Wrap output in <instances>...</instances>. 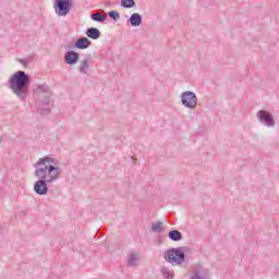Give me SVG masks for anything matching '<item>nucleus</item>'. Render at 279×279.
<instances>
[{"label": "nucleus", "mask_w": 279, "mask_h": 279, "mask_svg": "<svg viewBox=\"0 0 279 279\" xmlns=\"http://www.w3.org/2000/svg\"><path fill=\"white\" fill-rule=\"evenodd\" d=\"M53 9L57 16H68L73 10V0H56Z\"/></svg>", "instance_id": "nucleus-4"}, {"label": "nucleus", "mask_w": 279, "mask_h": 279, "mask_svg": "<svg viewBox=\"0 0 279 279\" xmlns=\"http://www.w3.org/2000/svg\"><path fill=\"white\" fill-rule=\"evenodd\" d=\"M108 16L101 14V13H93L92 14V21H96V23H104Z\"/></svg>", "instance_id": "nucleus-19"}, {"label": "nucleus", "mask_w": 279, "mask_h": 279, "mask_svg": "<svg viewBox=\"0 0 279 279\" xmlns=\"http://www.w3.org/2000/svg\"><path fill=\"white\" fill-rule=\"evenodd\" d=\"M128 263L130 267H136V263H138V254L131 253Z\"/></svg>", "instance_id": "nucleus-17"}, {"label": "nucleus", "mask_w": 279, "mask_h": 279, "mask_svg": "<svg viewBox=\"0 0 279 279\" xmlns=\"http://www.w3.org/2000/svg\"><path fill=\"white\" fill-rule=\"evenodd\" d=\"M51 109H49V98H47L44 102V105H40L38 107V112H40V114H49Z\"/></svg>", "instance_id": "nucleus-15"}, {"label": "nucleus", "mask_w": 279, "mask_h": 279, "mask_svg": "<svg viewBox=\"0 0 279 279\" xmlns=\"http://www.w3.org/2000/svg\"><path fill=\"white\" fill-rule=\"evenodd\" d=\"M181 102L184 108L195 110V108H197V95L193 92H183L181 94Z\"/></svg>", "instance_id": "nucleus-5"}, {"label": "nucleus", "mask_w": 279, "mask_h": 279, "mask_svg": "<svg viewBox=\"0 0 279 279\" xmlns=\"http://www.w3.org/2000/svg\"><path fill=\"white\" fill-rule=\"evenodd\" d=\"M86 36L92 38V40H98V38H101V32L98 28L89 27L86 29Z\"/></svg>", "instance_id": "nucleus-12"}, {"label": "nucleus", "mask_w": 279, "mask_h": 279, "mask_svg": "<svg viewBox=\"0 0 279 279\" xmlns=\"http://www.w3.org/2000/svg\"><path fill=\"white\" fill-rule=\"evenodd\" d=\"M92 44L93 43L90 41V39L86 37H81L75 41L74 47L76 49H88V47H90Z\"/></svg>", "instance_id": "nucleus-9"}, {"label": "nucleus", "mask_w": 279, "mask_h": 279, "mask_svg": "<svg viewBox=\"0 0 279 279\" xmlns=\"http://www.w3.org/2000/svg\"><path fill=\"white\" fill-rule=\"evenodd\" d=\"M89 66H90V62L88 61V59H84L83 61H81V65L78 66L80 73H83L84 75H86V73H88Z\"/></svg>", "instance_id": "nucleus-14"}, {"label": "nucleus", "mask_w": 279, "mask_h": 279, "mask_svg": "<svg viewBox=\"0 0 279 279\" xmlns=\"http://www.w3.org/2000/svg\"><path fill=\"white\" fill-rule=\"evenodd\" d=\"M162 226H163L162 221L154 222L151 225V232H156L157 234H160L165 230V227Z\"/></svg>", "instance_id": "nucleus-16"}, {"label": "nucleus", "mask_w": 279, "mask_h": 279, "mask_svg": "<svg viewBox=\"0 0 279 279\" xmlns=\"http://www.w3.org/2000/svg\"><path fill=\"white\" fill-rule=\"evenodd\" d=\"M168 238L170 239V241H174V242L182 241V232L175 229L171 230L168 233Z\"/></svg>", "instance_id": "nucleus-13"}, {"label": "nucleus", "mask_w": 279, "mask_h": 279, "mask_svg": "<svg viewBox=\"0 0 279 279\" xmlns=\"http://www.w3.org/2000/svg\"><path fill=\"white\" fill-rule=\"evenodd\" d=\"M257 120L263 125H266V128H274V125H276V120H274V116L267 110H259L257 112Z\"/></svg>", "instance_id": "nucleus-6"}, {"label": "nucleus", "mask_w": 279, "mask_h": 279, "mask_svg": "<svg viewBox=\"0 0 279 279\" xmlns=\"http://www.w3.org/2000/svg\"><path fill=\"white\" fill-rule=\"evenodd\" d=\"M20 64H22L25 69H27V66H29V64H32L34 62V57L33 56H28L25 57L23 59L19 60Z\"/></svg>", "instance_id": "nucleus-18"}, {"label": "nucleus", "mask_w": 279, "mask_h": 279, "mask_svg": "<svg viewBox=\"0 0 279 279\" xmlns=\"http://www.w3.org/2000/svg\"><path fill=\"white\" fill-rule=\"evenodd\" d=\"M47 184H49V181L43 179H39L37 182H35L34 191L36 195H47V193H49V187Z\"/></svg>", "instance_id": "nucleus-7"}, {"label": "nucleus", "mask_w": 279, "mask_h": 279, "mask_svg": "<svg viewBox=\"0 0 279 279\" xmlns=\"http://www.w3.org/2000/svg\"><path fill=\"white\" fill-rule=\"evenodd\" d=\"M122 8L131 9L136 7V1L134 0H121Z\"/></svg>", "instance_id": "nucleus-20"}, {"label": "nucleus", "mask_w": 279, "mask_h": 279, "mask_svg": "<svg viewBox=\"0 0 279 279\" xmlns=\"http://www.w3.org/2000/svg\"><path fill=\"white\" fill-rule=\"evenodd\" d=\"M190 279H206V278L202 275V272L195 271L193 272Z\"/></svg>", "instance_id": "nucleus-23"}, {"label": "nucleus", "mask_w": 279, "mask_h": 279, "mask_svg": "<svg viewBox=\"0 0 279 279\" xmlns=\"http://www.w3.org/2000/svg\"><path fill=\"white\" fill-rule=\"evenodd\" d=\"M58 161L53 157H43L34 165L35 178L46 180L48 184L56 182L62 173V168L58 167Z\"/></svg>", "instance_id": "nucleus-1"}, {"label": "nucleus", "mask_w": 279, "mask_h": 279, "mask_svg": "<svg viewBox=\"0 0 279 279\" xmlns=\"http://www.w3.org/2000/svg\"><path fill=\"white\" fill-rule=\"evenodd\" d=\"M165 258L167 263H171L172 265H182L184 263L186 255L182 247L170 248L165 253Z\"/></svg>", "instance_id": "nucleus-3"}, {"label": "nucleus", "mask_w": 279, "mask_h": 279, "mask_svg": "<svg viewBox=\"0 0 279 279\" xmlns=\"http://www.w3.org/2000/svg\"><path fill=\"white\" fill-rule=\"evenodd\" d=\"M108 15L110 19H113L114 21H119V19H121V14H119L118 11H110Z\"/></svg>", "instance_id": "nucleus-22"}, {"label": "nucleus", "mask_w": 279, "mask_h": 279, "mask_svg": "<svg viewBox=\"0 0 279 279\" xmlns=\"http://www.w3.org/2000/svg\"><path fill=\"white\" fill-rule=\"evenodd\" d=\"M161 276L165 279H171V277L173 276V274L171 272V270L169 269V267H162L161 268Z\"/></svg>", "instance_id": "nucleus-21"}, {"label": "nucleus", "mask_w": 279, "mask_h": 279, "mask_svg": "<svg viewBox=\"0 0 279 279\" xmlns=\"http://www.w3.org/2000/svg\"><path fill=\"white\" fill-rule=\"evenodd\" d=\"M129 23L132 27H140L143 23V15L141 13H133L129 19Z\"/></svg>", "instance_id": "nucleus-11"}, {"label": "nucleus", "mask_w": 279, "mask_h": 279, "mask_svg": "<svg viewBox=\"0 0 279 279\" xmlns=\"http://www.w3.org/2000/svg\"><path fill=\"white\" fill-rule=\"evenodd\" d=\"M34 93L37 95H51V89L49 88V85L47 84H37L34 86Z\"/></svg>", "instance_id": "nucleus-10"}, {"label": "nucleus", "mask_w": 279, "mask_h": 279, "mask_svg": "<svg viewBox=\"0 0 279 279\" xmlns=\"http://www.w3.org/2000/svg\"><path fill=\"white\" fill-rule=\"evenodd\" d=\"M29 82H32L29 74L25 71H17L9 80V88L21 101H25L29 90Z\"/></svg>", "instance_id": "nucleus-2"}, {"label": "nucleus", "mask_w": 279, "mask_h": 279, "mask_svg": "<svg viewBox=\"0 0 279 279\" xmlns=\"http://www.w3.org/2000/svg\"><path fill=\"white\" fill-rule=\"evenodd\" d=\"M64 62L71 66L77 64V62H80V53L75 52V50H68L64 54Z\"/></svg>", "instance_id": "nucleus-8"}]
</instances>
